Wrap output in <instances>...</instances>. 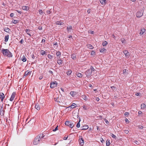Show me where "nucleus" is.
Instances as JSON below:
<instances>
[{"mask_svg":"<svg viewBox=\"0 0 146 146\" xmlns=\"http://www.w3.org/2000/svg\"><path fill=\"white\" fill-rule=\"evenodd\" d=\"M1 51L3 54L4 56H6L9 57H11L13 56L12 54L8 49L2 48Z\"/></svg>","mask_w":146,"mask_h":146,"instance_id":"f257e3e1","label":"nucleus"},{"mask_svg":"<svg viewBox=\"0 0 146 146\" xmlns=\"http://www.w3.org/2000/svg\"><path fill=\"white\" fill-rule=\"evenodd\" d=\"M40 140L39 139L36 137L34 140L33 144L34 145H37L39 144L40 143Z\"/></svg>","mask_w":146,"mask_h":146,"instance_id":"f03ea898","label":"nucleus"},{"mask_svg":"<svg viewBox=\"0 0 146 146\" xmlns=\"http://www.w3.org/2000/svg\"><path fill=\"white\" fill-rule=\"evenodd\" d=\"M65 124L66 125L68 126L69 127L72 128L74 127V124L73 123H71L70 121H66Z\"/></svg>","mask_w":146,"mask_h":146,"instance_id":"7ed1b4c3","label":"nucleus"},{"mask_svg":"<svg viewBox=\"0 0 146 146\" xmlns=\"http://www.w3.org/2000/svg\"><path fill=\"white\" fill-rule=\"evenodd\" d=\"M92 72L91 71V70L90 69L87 70L85 72V74L87 77L90 76H92Z\"/></svg>","mask_w":146,"mask_h":146,"instance_id":"20e7f679","label":"nucleus"},{"mask_svg":"<svg viewBox=\"0 0 146 146\" xmlns=\"http://www.w3.org/2000/svg\"><path fill=\"white\" fill-rule=\"evenodd\" d=\"M57 84V83L56 81L52 82L50 83V87L53 88L56 87Z\"/></svg>","mask_w":146,"mask_h":146,"instance_id":"39448f33","label":"nucleus"},{"mask_svg":"<svg viewBox=\"0 0 146 146\" xmlns=\"http://www.w3.org/2000/svg\"><path fill=\"white\" fill-rule=\"evenodd\" d=\"M78 141L79 144L81 146H82L84 144V141L83 138H81L79 139Z\"/></svg>","mask_w":146,"mask_h":146,"instance_id":"423d86ee","label":"nucleus"},{"mask_svg":"<svg viewBox=\"0 0 146 146\" xmlns=\"http://www.w3.org/2000/svg\"><path fill=\"white\" fill-rule=\"evenodd\" d=\"M143 15V13L141 11H138L136 13V16L138 18H140Z\"/></svg>","mask_w":146,"mask_h":146,"instance_id":"0eeeda50","label":"nucleus"},{"mask_svg":"<svg viewBox=\"0 0 146 146\" xmlns=\"http://www.w3.org/2000/svg\"><path fill=\"white\" fill-rule=\"evenodd\" d=\"M16 95V93L15 92H13L12 93V95L11 96V97L10 99V100L11 101H12L14 100V99Z\"/></svg>","mask_w":146,"mask_h":146,"instance_id":"6e6552de","label":"nucleus"},{"mask_svg":"<svg viewBox=\"0 0 146 146\" xmlns=\"http://www.w3.org/2000/svg\"><path fill=\"white\" fill-rule=\"evenodd\" d=\"M57 63L59 65H60L61 66H63V61L62 60H61L60 58H58L57 59Z\"/></svg>","mask_w":146,"mask_h":146,"instance_id":"1a4fd4ad","label":"nucleus"},{"mask_svg":"<svg viewBox=\"0 0 146 146\" xmlns=\"http://www.w3.org/2000/svg\"><path fill=\"white\" fill-rule=\"evenodd\" d=\"M44 136V135H43V134H40L37 135L36 137L38 139L39 138V139L40 140V139L43 138Z\"/></svg>","mask_w":146,"mask_h":146,"instance_id":"9d476101","label":"nucleus"},{"mask_svg":"<svg viewBox=\"0 0 146 146\" xmlns=\"http://www.w3.org/2000/svg\"><path fill=\"white\" fill-rule=\"evenodd\" d=\"M5 98V96L3 93H0V98L1 100L2 101Z\"/></svg>","mask_w":146,"mask_h":146,"instance_id":"9b49d317","label":"nucleus"},{"mask_svg":"<svg viewBox=\"0 0 146 146\" xmlns=\"http://www.w3.org/2000/svg\"><path fill=\"white\" fill-rule=\"evenodd\" d=\"M56 55L57 56V59L60 58L61 56V53L60 51L57 52H56Z\"/></svg>","mask_w":146,"mask_h":146,"instance_id":"f8f14e48","label":"nucleus"},{"mask_svg":"<svg viewBox=\"0 0 146 146\" xmlns=\"http://www.w3.org/2000/svg\"><path fill=\"white\" fill-rule=\"evenodd\" d=\"M106 50H107L104 48H102L100 49V51L102 53H104Z\"/></svg>","mask_w":146,"mask_h":146,"instance_id":"ddd939ff","label":"nucleus"},{"mask_svg":"<svg viewBox=\"0 0 146 146\" xmlns=\"http://www.w3.org/2000/svg\"><path fill=\"white\" fill-rule=\"evenodd\" d=\"M22 9L23 10L28 11L29 9V7L28 6H23L22 7Z\"/></svg>","mask_w":146,"mask_h":146,"instance_id":"4468645a","label":"nucleus"},{"mask_svg":"<svg viewBox=\"0 0 146 146\" xmlns=\"http://www.w3.org/2000/svg\"><path fill=\"white\" fill-rule=\"evenodd\" d=\"M35 109L36 110H40V106L39 105L37 104H36L35 106Z\"/></svg>","mask_w":146,"mask_h":146,"instance_id":"2eb2a0df","label":"nucleus"},{"mask_svg":"<svg viewBox=\"0 0 146 146\" xmlns=\"http://www.w3.org/2000/svg\"><path fill=\"white\" fill-rule=\"evenodd\" d=\"M145 29L144 28L141 29L140 30V35H142L145 32Z\"/></svg>","mask_w":146,"mask_h":146,"instance_id":"dca6fc26","label":"nucleus"},{"mask_svg":"<svg viewBox=\"0 0 146 146\" xmlns=\"http://www.w3.org/2000/svg\"><path fill=\"white\" fill-rule=\"evenodd\" d=\"M25 31L27 34L31 36V35L30 33V32L31 31L29 29H26Z\"/></svg>","mask_w":146,"mask_h":146,"instance_id":"f3484780","label":"nucleus"},{"mask_svg":"<svg viewBox=\"0 0 146 146\" xmlns=\"http://www.w3.org/2000/svg\"><path fill=\"white\" fill-rule=\"evenodd\" d=\"M88 128V125H85L82 126L81 127V130H84L87 129Z\"/></svg>","mask_w":146,"mask_h":146,"instance_id":"a211bd4d","label":"nucleus"},{"mask_svg":"<svg viewBox=\"0 0 146 146\" xmlns=\"http://www.w3.org/2000/svg\"><path fill=\"white\" fill-rule=\"evenodd\" d=\"M30 74L31 72L30 71H29L28 70H27L25 72L23 77L24 76L26 77V76L29 75Z\"/></svg>","mask_w":146,"mask_h":146,"instance_id":"6ab92c4d","label":"nucleus"},{"mask_svg":"<svg viewBox=\"0 0 146 146\" xmlns=\"http://www.w3.org/2000/svg\"><path fill=\"white\" fill-rule=\"evenodd\" d=\"M123 53L125 54L126 56H127L129 55V53L127 50H125L123 51Z\"/></svg>","mask_w":146,"mask_h":146,"instance_id":"aec40b11","label":"nucleus"},{"mask_svg":"<svg viewBox=\"0 0 146 146\" xmlns=\"http://www.w3.org/2000/svg\"><path fill=\"white\" fill-rule=\"evenodd\" d=\"M72 29V27L71 26H69L67 27V30L68 32H70V30Z\"/></svg>","mask_w":146,"mask_h":146,"instance_id":"412c9836","label":"nucleus"},{"mask_svg":"<svg viewBox=\"0 0 146 146\" xmlns=\"http://www.w3.org/2000/svg\"><path fill=\"white\" fill-rule=\"evenodd\" d=\"M73 117L74 119H75L76 118H78V113H74L73 115Z\"/></svg>","mask_w":146,"mask_h":146,"instance_id":"4be33fe9","label":"nucleus"},{"mask_svg":"<svg viewBox=\"0 0 146 146\" xmlns=\"http://www.w3.org/2000/svg\"><path fill=\"white\" fill-rule=\"evenodd\" d=\"M90 70H91V71L92 72H94L95 71H96L95 69L94 68L93 66H90Z\"/></svg>","mask_w":146,"mask_h":146,"instance_id":"5701e85b","label":"nucleus"},{"mask_svg":"<svg viewBox=\"0 0 146 146\" xmlns=\"http://www.w3.org/2000/svg\"><path fill=\"white\" fill-rule=\"evenodd\" d=\"M70 94L72 97H74L76 94V92H75L71 91L70 92Z\"/></svg>","mask_w":146,"mask_h":146,"instance_id":"b1692460","label":"nucleus"},{"mask_svg":"<svg viewBox=\"0 0 146 146\" xmlns=\"http://www.w3.org/2000/svg\"><path fill=\"white\" fill-rule=\"evenodd\" d=\"M146 107L145 104L144 103H142L141 105V108L142 109H144Z\"/></svg>","mask_w":146,"mask_h":146,"instance_id":"393cba45","label":"nucleus"},{"mask_svg":"<svg viewBox=\"0 0 146 146\" xmlns=\"http://www.w3.org/2000/svg\"><path fill=\"white\" fill-rule=\"evenodd\" d=\"M40 53L41 54L43 55L46 54V52L44 50H41L40 51Z\"/></svg>","mask_w":146,"mask_h":146,"instance_id":"a878e982","label":"nucleus"},{"mask_svg":"<svg viewBox=\"0 0 146 146\" xmlns=\"http://www.w3.org/2000/svg\"><path fill=\"white\" fill-rule=\"evenodd\" d=\"M9 38V35H6L5 37V41L7 42Z\"/></svg>","mask_w":146,"mask_h":146,"instance_id":"bb28decb","label":"nucleus"},{"mask_svg":"<svg viewBox=\"0 0 146 146\" xmlns=\"http://www.w3.org/2000/svg\"><path fill=\"white\" fill-rule=\"evenodd\" d=\"M76 75L79 78H81L82 76V75L81 73L79 72L76 74Z\"/></svg>","mask_w":146,"mask_h":146,"instance_id":"cd10ccee","label":"nucleus"},{"mask_svg":"<svg viewBox=\"0 0 146 146\" xmlns=\"http://www.w3.org/2000/svg\"><path fill=\"white\" fill-rule=\"evenodd\" d=\"M88 47V48H89V49H92L94 48V47L90 44H88L87 45Z\"/></svg>","mask_w":146,"mask_h":146,"instance_id":"c85d7f7f","label":"nucleus"},{"mask_svg":"<svg viewBox=\"0 0 146 146\" xmlns=\"http://www.w3.org/2000/svg\"><path fill=\"white\" fill-rule=\"evenodd\" d=\"M100 2L102 5L105 4L106 3V0H100Z\"/></svg>","mask_w":146,"mask_h":146,"instance_id":"c756f323","label":"nucleus"},{"mask_svg":"<svg viewBox=\"0 0 146 146\" xmlns=\"http://www.w3.org/2000/svg\"><path fill=\"white\" fill-rule=\"evenodd\" d=\"M76 104L74 103H73L72 104L71 106H69V107H71V108H74L76 107Z\"/></svg>","mask_w":146,"mask_h":146,"instance_id":"7c9ffc66","label":"nucleus"},{"mask_svg":"<svg viewBox=\"0 0 146 146\" xmlns=\"http://www.w3.org/2000/svg\"><path fill=\"white\" fill-rule=\"evenodd\" d=\"M110 143V140H109L108 139L106 141V145L107 146H109Z\"/></svg>","mask_w":146,"mask_h":146,"instance_id":"2f4dec72","label":"nucleus"},{"mask_svg":"<svg viewBox=\"0 0 146 146\" xmlns=\"http://www.w3.org/2000/svg\"><path fill=\"white\" fill-rule=\"evenodd\" d=\"M12 22L13 23L16 24L17 23H18L19 22V21L18 20L13 19Z\"/></svg>","mask_w":146,"mask_h":146,"instance_id":"473e14b6","label":"nucleus"},{"mask_svg":"<svg viewBox=\"0 0 146 146\" xmlns=\"http://www.w3.org/2000/svg\"><path fill=\"white\" fill-rule=\"evenodd\" d=\"M22 60L24 62H26L27 60V59L25 56H23L22 58Z\"/></svg>","mask_w":146,"mask_h":146,"instance_id":"72a5a7b5","label":"nucleus"},{"mask_svg":"<svg viewBox=\"0 0 146 146\" xmlns=\"http://www.w3.org/2000/svg\"><path fill=\"white\" fill-rule=\"evenodd\" d=\"M71 57L73 59H75L76 58V56L75 54H72L71 55Z\"/></svg>","mask_w":146,"mask_h":146,"instance_id":"f704fd0d","label":"nucleus"},{"mask_svg":"<svg viewBox=\"0 0 146 146\" xmlns=\"http://www.w3.org/2000/svg\"><path fill=\"white\" fill-rule=\"evenodd\" d=\"M4 31L6 32L9 33L10 29L8 28H5L4 29Z\"/></svg>","mask_w":146,"mask_h":146,"instance_id":"c9c22d12","label":"nucleus"},{"mask_svg":"<svg viewBox=\"0 0 146 146\" xmlns=\"http://www.w3.org/2000/svg\"><path fill=\"white\" fill-rule=\"evenodd\" d=\"M108 44V43L107 41H104L102 43V45L103 46H106Z\"/></svg>","mask_w":146,"mask_h":146,"instance_id":"e433bc0d","label":"nucleus"},{"mask_svg":"<svg viewBox=\"0 0 146 146\" xmlns=\"http://www.w3.org/2000/svg\"><path fill=\"white\" fill-rule=\"evenodd\" d=\"M84 100H87V96L85 95H83L82 96Z\"/></svg>","mask_w":146,"mask_h":146,"instance_id":"4c0bfd02","label":"nucleus"},{"mask_svg":"<svg viewBox=\"0 0 146 146\" xmlns=\"http://www.w3.org/2000/svg\"><path fill=\"white\" fill-rule=\"evenodd\" d=\"M110 136H111L114 139H116V136L113 134V133H110Z\"/></svg>","mask_w":146,"mask_h":146,"instance_id":"58836bf2","label":"nucleus"},{"mask_svg":"<svg viewBox=\"0 0 146 146\" xmlns=\"http://www.w3.org/2000/svg\"><path fill=\"white\" fill-rule=\"evenodd\" d=\"M80 119H79V121L77 123V125H76V127L78 128H79L80 127Z\"/></svg>","mask_w":146,"mask_h":146,"instance_id":"ea45409f","label":"nucleus"},{"mask_svg":"<svg viewBox=\"0 0 146 146\" xmlns=\"http://www.w3.org/2000/svg\"><path fill=\"white\" fill-rule=\"evenodd\" d=\"M72 73V71L70 70H68L67 72H66V74L67 75H70Z\"/></svg>","mask_w":146,"mask_h":146,"instance_id":"a19ab883","label":"nucleus"},{"mask_svg":"<svg viewBox=\"0 0 146 146\" xmlns=\"http://www.w3.org/2000/svg\"><path fill=\"white\" fill-rule=\"evenodd\" d=\"M62 22L60 21H57L56 22V24L57 25H62Z\"/></svg>","mask_w":146,"mask_h":146,"instance_id":"79ce46f5","label":"nucleus"},{"mask_svg":"<svg viewBox=\"0 0 146 146\" xmlns=\"http://www.w3.org/2000/svg\"><path fill=\"white\" fill-rule=\"evenodd\" d=\"M38 13L40 14L41 15L43 12L41 9H39L38 10Z\"/></svg>","mask_w":146,"mask_h":146,"instance_id":"37998d69","label":"nucleus"},{"mask_svg":"<svg viewBox=\"0 0 146 146\" xmlns=\"http://www.w3.org/2000/svg\"><path fill=\"white\" fill-rule=\"evenodd\" d=\"M48 58H49V59H52V56L50 54H48Z\"/></svg>","mask_w":146,"mask_h":146,"instance_id":"c03bdc74","label":"nucleus"},{"mask_svg":"<svg viewBox=\"0 0 146 146\" xmlns=\"http://www.w3.org/2000/svg\"><path fill=\"white\" fill-rule=\"evenodd\" d=\"M95 54V52L94 51H92L91 53V55H94V54Z\"/></svg>","mask_w":146,"mask_h":146,"instance_id":"a18cd8bd","label":"nucleus"},{"mask_svg":"<svg viewBox=\"0 0 146 146\" xmlns=\"http://www.w3.org/2000/svg\"><path fill=\"white\" fill-rule=\"evenodd\" d=\"M58 126H57L53 130V131H56V130H58Z\"/></svg>","mask_w":146,"mask_h":146,"instance_id":"49530a36","label":"nucleus"},{"mask_svg":"<svg viewBox=\"0 0 146 146\" xmlns=\"http://www.w3.org/2000/svg\"><path fill=\"white\" fill-rule=\"evenodd\" d=\"M124 132L125 133L127 134L129 133V131L128 130H125L124 131Z\"/></svg>","mask_w":146,"mask_h":146,"instance_id":"de8ad7c7","label":"nucleus"},{"mask_svg":"<svg viewBox=\"0 0 146 146\" xmlns=\"http://www.w3.org/2000/svg\"><path fill=\"white\" fill-rule=\"evenodd\" d=\"M121 42H122L123 43H125V40L124 39V38H123V39H121Z\"/></svg>","mask_w":146,"mask_h":146,"instance_id":"09e8293b","label":"nucleus"},{"mask_svg":"<svg viewBox=\"0 0 146 146\" xmlns=\"http://www.w3.org/2000/svg\"><path fill=\"white\" fill-rule=\"evenodd\" d=\"M89 33L92 34H93L94 33V31H92L91 30H90L89 31Z\"/></svg>","mask_w":146,"mask_h":146,"instance_id":"8fccbe9b","label":"nucleus"},{"mask_svg":"<svg viewBox=\"0 0 146 146\" xmlns=\"http://www.w3.org/2000/svg\"><path fill=\"white\" fill-rule=\"evenodd\" d=\"M53 45L54 46H56V47H57L58 46V45H57V43L56 42H54L53 43Z\"/></svg>","mask_w":146,"mask_h":146,"instance_id":"3c124183","label":"nucleus"},{"mask_svg":"<svg viewBox=\"0 0 146 146\" xmlns=\"http://www.w3.org/2000/svg\"><path fill=\"white\" fill-rule=\"evenodd\" d=\"M129 114V113L127 112H125L124 113V115H128Z\"/></svg>","mask_w":146,"mask_h":146,"instance_id":"603ef678","label":"nucleus"},{"mask_svg":"<svg viewBox=\"0 0 146 146\" xmlns=\"http://www.w3.org/2000/svg\"><path fill=\"white\" fill-rule=\"evenodd\" d=\"M16 11L18 13H20L21 14L22 13V12H21V11H19V10H16Z\"/></svg>","mask_w":146,"mask_h":146,"instance_id":"864d4df0","label":"nucleus"},{"mask_svg":"<svg viewBox=\"0 0 146 146\" xmlns=\"http://www.w3.org/2000/svg\"><path fill=\"white\" fill-rule=\"evenodd\" d=\"M0 111L1 112H3V113H2V114L3 115V109H2V108H1V109H0Z\"/></svg>","mask_w":146,"mask_h":146,"instance_id":"5fc2aeb1","label":"nucleus"},{"mask_svg":"<svg viewBox=\"0 0 146 146\" xmlns=\"http://www.w3.org/2000/svg\"><path fill=\"white\" fill-rule=\"evenodd\" d=\"M46 12L48 14H50L51 13V12L50 10H48L46 11Z\"/></svg>","mask_w":146,"mask_h":146,"instance_id":"6e6d98bb","label":"nucleus"},{"mask_svg":"<svg viewBox=\"0 0 146 146\" xmlns=\"http://www.w3.org/2000/svg\"><path fill=\"white\" fill-rule=\"evenodd\" d=\"M83 109L84 110H86V106H85V105H83Z\"/></svg>","mask_w":146,"mask_h":146,"instance_id":"4d7b16f0","label":"nucleus"},{"mask_svg":"<svg viewBox=\"0 0 146 146\" xmlns=\"http://www.w3.org/2000/svg\"><path fill=\"white\" fill-rule=\"evenodd\" d=\"M43 76H40L39 77V80H41L42 79V78H43Z\"/></svg>","mask_w":146,"mask_h":146,"instance_id":"13d9d810","label":"nucleus"},{"mask_svg":"<svg viewBox=\"0 0 146 146\" xmlns=\"http://www.w3.org/2000/svg\"><path fill=\"white\" fill-rule=\"evenodd\" d=\"M24 42V40L23 39H22L20 41V43L22 44Z\"/></svg>","mask_w":146,"mask_h":146,"instance_id":"bf43d9fd","label":"nucleus"},{"mask_svg":"<svg viewBox=\"0 0 146 146\" xmlns=\"http://www.w3.org/2000/svg\"><path fill=\"white\" fill-rule=\"evenodd\" d=\"M138 115H140L142 114V112L140 111H139L138 112Z\"/></svg>","mask_w":146,"mask_h":146,"instance_id":"052dcab7","label":"nucleus"},{"mask_svg":"<svg viewBox=\"0 0 146 146\" xmlns=\"http://www.w3.org/2000/svg\"><path fill=\"white\" fill-rule=\"evenodd\" d=\"M68 137V136H67V137L65 136L63 138V139L64 140H66L67 139Z\"/></svg>","mask_w":146,"mask_h":146,"instance_id":"680f3d73","label":"nucleus"},{"mask_svg":"<svg viewBox=\"0 0 146 146\" xmlns=\"http://www.w3.org/2000/svg\"><path fill=\"white\" fill-rule=\"evenodd\" d=\"M14 14L13 13H11L10 14V16L11 17H13L14 16Z\"/></svg>","mask_w":146,"mask_h":146,"instance_id":"e2e57ef3","label":"nucleus"},{"mask_svg":"<svg viewBox=\"0 0 146 146\" xmlns=\"http://www.w3.org/2000/svg\"><path fill=\"white\" fill-rule=\"evenodd\" d=\"M45 40L44 39H43L42 40L41 42V43L45 42Z\"/></svg>","mask_w":146,"mask_h":146,"instance_id":"0e129e2a","label":"nucleus"},{"mask_svg":"<svg viewBox=\"0 0 146 146\" xmlns=\"http://www.w3.org/2000/svg\"><path fill=\"white\" fill-rule=\"evenodd\" d=\"M111 89L113 90H114V89L115 88V87L114 86H111Z\"/></svg>","mask_w":146,"mask_h":146,"instance_id":"69168bd1","label":"nucleus"},{"mask_svg":"<svg viewBox=\"0 0 146 146\" xmlns=\"http://www.w3.org/2000/svg\"><path fill=\"white\" fill-rule=\"evenodd\" d=\"M31 57L33 59H34L35 57L34 55L33 54L31 56Z\"/></svg>","mask_w":146,"mask_h":146,"instance_id":"338daca9","label":"nucleus"},{"mask_svg":"<svg viewBox=\"0 0 146 146\" xmlns=\"http://www.w3.org/2000/svg\"><path fill=\"white\" fill-rule=\"evenodd\" d=\"M87 12L89 14L90 13V9H88V10H87Z\"/></svg>","mask_w":146,"mask_h":146,"instance_id":"774afa93","label":"nucleus"}]
</instances>
